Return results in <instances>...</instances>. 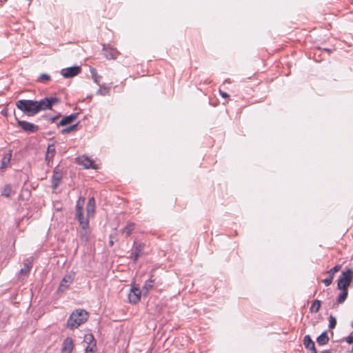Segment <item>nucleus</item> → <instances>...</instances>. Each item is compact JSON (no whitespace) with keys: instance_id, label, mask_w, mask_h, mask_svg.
I'll use <instances>...</instances> for the list:
<instances>
[{"instance_id":"412c9836","label":"nucleus","mask_w":353,"mask_h":353,"mask_svg":"<svg viewBox=\"0 0 353 353\" xmlns=\"http://www.w3.org/2000/svg\"><path fill=\"white\" fill-rule=\"evenodd\" d=\"M12 157V151H9L8 153L6 154L2 159H1V168L5 169L7 168L8 165L9 164L10 159Z\"/></svg>"},{"instance_id":"79ce46f5","label":"nucleus","mask_w":353,"mask_h":353,"mask_svg":"<svg viewBox=\"0 0 353 353\" xmlns=\"http://www.w3.org/2000/svg\"><path fill=\"white\" fill-rule=\"evenodd\" d=\"M325 51H330V50H329V49H327V48H325Z\"/></svg>"},{"instance_id":"4c0bfd02","label":"nucleus","mask_w":353,"mask_h":353,"mask_svg":"<svg viewBox=\"0 0 353 353\" xmlns=\"http://www.w3.org/2000/svg\"><path fill=\"white\" fill-rule=\"evenodd\" d=\"M88 205H95V199L94 198V196H92L90 197L89 199H88Z\"/></svg>"},{"instance_id":"f8f14e48","label":"nucleus","mask_w":353,"mask_h":353,"mask_svg":"<svg viewBox=\"0 0 353 353\" xmlns=\"http://www.w3.org/2000/svg\"><path fill=\"white\" fill-rule=\"evenodd\" d=\"M74 348V342L71 337H67L63 342L61 353H71Z\"/></svg>"},{"instance_id":"f03ea898","label":"nucleus","mask_w":353,"mask_h":353,"mask_svg":"<svg viewBox=\"0 0 353 353\" xmlns=\"http://www.w3.org/2000/svg\"><path fill=\"white\" fill-rule=\"evenodd\" d=\"M85 202L84 197H79L76 204L75 218L78 220L83 230H87L89 227V219L83 215V210Z\"/></svg>"},{"instance_id":"f3484780","label":"nucleus","mask_w":353,"mask_h":353,"mask_svg":"<svg viewBox=\"0 0 353 353\" xmlns=\"http://www.w3.org/2000/svg\"><path fill=\"white\" fill-rule=\"evenodd\" d=\"M103 50L105 51V56L107 59H115L117 58L119 52L114 48H110L109 50L103 47Z\"/></svg>"},{"instance_id":"72a5a7b5","label":"nucleus","mask_w":353,"mask_h":353,"mask_svg":"<svg viewBox=\"0 0 353 353\" xmlns=\"http://www.w3.org/2000/svg\"><path fill=\"white\" fill-rule=\"evenodd\" d=\"M49 81L50 80V76L47 74H41L39 78H38V81Z\"/></svg>"},{"instance_id":"cd10ccee","label":"nucleus","mask_w":353,"mask_h":353,"mask_svg":"<svg viewBox=\"0 0 353 353\" xmlns=\"http://www.w3.org/2000/svg\"><path fill=\"white\" fill-rule=\"evenodd\" d=\"M12 192V188L10 185H6L1 192V195L6 197H9Z\"/></svg>"},{"instance_id":"a18cd8bd","label":"nucleus","mask_w":353,"mask_h":353,"mask_svg":"<svg viewBox=\"0 0 353 353\" xmlns=\"http://www.w3.org/2000/svg\"><path fill=\"white\" fill-rule=\"evenodd\" d=\"M352 327H353V321H352Z\"/></svg>"},{"instance_id":"37998d69","label":"nucleus","mask_w":353,"mask_h":353,"mask_svg":"<svg viewBox=\"0 0 353 353\" xmlns=\"http://www.w3.org/2000/svg\"><path fill=\"white\" fill-rule=\"evenodd\" d=\"M85 353H94V352H85Z\"/></svg>"},{"instance_id":"a211bd4d","label":"nucleus","mask_w":353,"mask_h":353,"mask_svg":"<svg viewBox=\"0 0 353 353\" xmlns=\"http://www.w3.org/2000/svg\"><path fill=\"white\" fill-rule=\"evenodd\" d=\"M79 164H81L84 166L85 168H95L93 166V161L90 159H89L87 157L82 156L81 157L79 158Z\"/></svg>"},{"instance_id":"2f4dec72","label":"nucleus","mask_w":353,"mask_h":353,"mask_svg":"<svg viewBox=\"0 0 353 353\" xmlns=\"http://www.w3.org/2000/svg\"><path fill=\"white\" fill-rule=\"evenodd\" d=\"M341 268V265H336L334 267H333L332 269L327 271V273H328L329 275H332L334 277V274L338 271H339Z\"/></svg>"},{"instance_id":"7c9ffc66","label":"nucleus","mask_w":353,"mask_h":353,"mask_svg":"<svg viewBox=\"0 0 353 353\" xmlns=\"http://www.w3.org/2000/svg\"><path fill=\"white\" fill-rule=\"evenodd\" d=\"M110 92V88H106V87H100L99 89L97 90V93L98 94H101V95H103V96H105V95H107Z\"/></svg>"},{"instance_id":"a878e982","label":"nucleus","mask_w":353,"mask_h":353,"mask_svg":"<svg viewBox=\"0 0 353 353\" xmlns=\"http://www.w3.org/2000/svg\"><path fill=\"white\" fill-rule=\"evenodd\" d=\"M90 73H91L92 78L93 81L99 85V81H100V80L101 79V76L99 75L98 73H97V70L95 68H90Z\"/></svg>"},{"instance_id":"20e7f679","label":"nucleus","mask_w":353,"mask_h":353,"mask_svg":"<svg viewBox=\"0 0 353 353\" xmlns=\"http://www.w3.org/2000/svg\"><path fill=\"white\" fill-rule=\"evenodd\" d=\"M59 102L60 99L55 97H45L39 101H36V114L43 110H52V107Z\"/></svg>"},{"instance_id":"f704fd0d","label":"nucleus","mask_w":353,"mask_h":353,"mask_svg":"<svg viewBox=\"0 0 353 353\" xmlns=\"http://www.w3.org/2000/svg\"><path fill=\"white\" fill-rule=\"evenodd\" d=\"M332 280H333V276L332 275H329L328 277H327L326 279L323 280V282L326 286H329L332 283Z\"/></svg>"},{"instance_id":"a19ab883","label":"nucleus","mask_w":353,"mask_h":353,"mask_svg":"<svg viewBox=\"0 0 353 353\" xmlns=\"http://www.w3.org/2000/svg\"><path fill=\"white\" fill-rule=\"evenodd\" d=\"M113 243H114L112 239H110L109 241V244L112 246V245H113Z\"/></svg>"},{"instance_id":"ddd939ff","label":"nucleus","mask_w":353,"mask_h":353,"mask_svg":"<svg viewBox=\"0 0 353 353\" xmlns=\"http://www.w3.org/2000/svg\"><path fill=\"white\" fill-rule=\"evenodd\" d=\"M78 115L79 113H72L68 116L64 117L57 124V127L71 124L77 119Z\"/></svg>"},{"instance_id":"b1692460","label":"nucleus","mask_w":353,"mask_h":353,"mask_svg":"<svg viewBox=\"0 0 353 353\" xmlns=\"http://www.w3.org/2000/svg\"><path fill=\"white\" fill-rule=\"evenodd\" d=\"M321 301H319V300H315L312 303V305H311V307L310 308V312L311 313H316V312H318L319 309H320V307H321Z\"/></svg>"},{"instance_id":"c85d7f7f","label":"nucleus","mask_w":353,"mask_h":353,"mask_svg":"<svg viewBox=\"0 0 353 353\" xmlns=\"http://www.w3.org/2000/svg\"><path fill=\"white\" fill-rule=\"evenodd\" d=\"M95 210V205H86V212H87V217L88 218L90 216L92 215Z\"/></svg>"},{"instance_id":"f257e3e1","label":"nucleus","mask_w":353,"mask_h":353,"mask_svg":"<svg viewBox=\"0 0 353 353\" xmlns=\"http://www.w3.org/2000/svg\"><path fill=\"white\" fill-rule=\"evenodd\" d=\"M88 318V313L85 310H77L70 315L67 325L71 330H74L86 321Z\"/></svg>"},{"instance_id":"e433bc0d","label":"nucleus","mask_w":353,"mask_h":353,"mask_svg":"<svg viewBox=\"0 0 353 353\" xmlns=\"http://www.w3.org/2000/svg\"><path fill=\"white\" fill-rule=\"evenodd\" d=\"M59 117H61V114H59L58 115L54 117H51L49 119V121H50V123H54Z\"/></svg>"},{"instance_id":"39448f33","label":"nucleus","mask_w":353,"mask_h":353,"mask_svg":"<svg viewBox=\"0 0 353 353\" xmlns=\"http://www.w3.org/2000/svg\"><path fill=\"white\" fill-rule=\"evenodd\" d=\"M353 280V270L348 269L343 271L338 281L337 288L339 290H348L352 281Z\"/></svg>"},{"instance_id":"2eb2a0df","label":"nucleus","mask_w":353,"mask_h":353,"mask_svg":"<svg viewBox=\"0 0 353 353\" xmlns=\"http://www.w3.org/2000/svg\"><path fill=\"white\" fill-rule=\"evenodd\" d=\"M32 259L28 258L23 263V268L20 270L21 275H28L30 272V270L32 268Z\"/></svg>"},{"instance_id":"9d476101","label":"nucleus","mask_w":353,"mask_h":353,"mask_svg":"<svg viewBox=\"0 0 353 353\" xmlns=\"http://www.w3.org/2000/svg\"><path fill=\"white\" fill-rule=\"evenodd\" d=\"M74 277L72 275L67 274L61 280L57 289L58 293H63L72 283Z\"/></svg>"},{"instance_id":"58836bf2","label":"nucleus","mask_w":353,"mask_h":353,"mask_svg":"<svg viewBox=\"0 0 353 353\" xmlns=\"http://www.w3.org/2000/svg\"><path fill=\"white\" fill-rule=\"evenodd\" d=\"M219 92H220L221 96L223 98L228 99L230 97V95L227 92H225L220 90Z\"/></svg>"},{"instance_id":"423d86ee","label":"nucleus","mask_w":353,"mask_h":353,"mask_svg":"<svg viewBox=\"0 0 353 353\" xmlns=\"http://www.w3.org/2000/svg\"><path fill=\"white\" fill-rule=\"evenodd\" d=\"M15 119L18 125L20 126L26 132L34 133L37 132L39 129L38 125L26 121L19 120L17 117H15Z\"/></svg>"},{"instance_id":"393cba45","label":"nucleus","mask_w":353,"mask_h":353,"mask_svg":"<svg viewBox=\"0 0 353 353\" xmlns=\"http://www.w3.org/2000/svg\"><path fill=\"white\" fill-rule=\"evenodd\" d=\"M78 125H79V123H75L74 125H70L69 127H67V128H65L62 129L61 130V134H69V133H70L72 132L77 130Z\"/></svg>"},{"instance_id":"5701e85b","label":"nucleus","mask_w":353,"mask_h":353,"mask_svg":"<svg viewBox=\"0 0 353 353\" xmlns=\"http://www.w3.org/2000/svg\"><path fill=\"white\" fill-rule=\"evenodd\" d=\"M135 224L133 223H128L127 225L123 229V233L125 234L126 236H129L132 231L134 230Z\"/></svg>"},{"instance_id":"0eeeda50","label":"nucleus","mask_w":353,"mask_h":353,"mask_svg":"<svg viewBox=\"0 0 353 353\" xmlns=\"http://www.w3.org/2000/svg\"><path fill=\"white\" fill-rule=\"evenodd\" d=\"M81 71V68L79 66H72L66 68H63L61 71V75L65 78H72L78 75Z\"/></svg>"},{"instance_id":"aec40b11","label":"nucleus","mask_w":353,"mask_h":353,"mask_svg":"<svg viewBox=\"0 0 353 353\" xmlns=\"http://www.w3.org/2000/svg\"><path fill=\"white\" fill-rule=\"evenodd\" d=\"M342 292L338 296L336 302L333 304V307H335L339 304L343 303L347 299L348 295V290H341Z\"/></svg>"},{"instance_id":"7ed1b4c3","label":"nucleus","mask_w":353,"mask_h":353,"mask_svg":"<svg viewBox=\"0 0 353 353\" xmlns=\"http://www.w3.org/2000/svg\"><path fill=\"white\" fill-rule=\"evenodd\" d=\"M16 106L28 117H32L36 114V101L21 99L16 102Z\"/></svg>"},{"instance_id":"bb28decb","label":"nucleus","mask_w":353,"mask_h":353,"mask_svg":"<svg viewBox=\"0 0 353 353\" xmlns=\"http://www.w3.org/2000/svg\"><path fill=\"white\" fill-rule=\"evenodd\" d=\"M83 341L87 344L96 343L94 337L92 334H85Z\"/></svg>"},{"instance_id":"ea45409f","label":"nucleus","mask_w":353,"mask_h":353,"mask_svg":"<svg viewBox=\"0 0 353 353\" xmlns=\"http://www.w3.org/2000/svg\"><path fill=\"white\" fill-rule=\"evenodd\" d=\"M321 353H332V350H325L322 351Z\"/></svg>"},{"instance_id":"c756f323","label":"nucleus","mask_w":353,"mask_h":353,"mask_svg":"<svg viewBox=\"0 0 353 353\" xmlns=\"http://www.w3.org/2000/svg\"><path fill=\"white\" fill-rule=\"evenodd\" d=\"M336 325V319L332 315L329 317V328L334 329Z\"/></svg>"},{"instance_id":"9b49d317","label":"nucleus","mask_w":353,"mask_h":353,"mask_svg":"<svg viewBox=\"0 0 353 353\" xmlns=\"http://www.w3.org/2000/svg\"><path fill=\"white\" fill-rule=\"evenodd\" d=\"M62 177V172L58 168H55L52 176V187L53 189L57 188L60 184Z\"/></svg>"},{"instance_id":"6e6552de","label":"nucleus","mask_w":353,"mask_h":353,"mask_svg":"<svg viewBox=\"0 0 353 353\" xmlns=\"http://www.w3.org/2000/svg\"><path fill=\"white\" fill-rule=\"evenodd\" d=\"M134 250L131 253L130 258L133 260L134 263H136L139 257L143 255V254L145 244L141 242H135L134 243Z\"/></svg>"},{"instance_id":"6ab92c4d","label":"nucleus","mask_w":353,"mask_h":353,"mask_svg":"<svg viewBox=\"0 0 353 353\" xmlns=\"http://www.w3.org/2000/svg\"><path fill=\"white\" fill-rule=\"evenodd\" d=\"M329 339H330L327 335V332L325 331L317 337L316 342L319 345L323 346L326 345L329 342Z\"/></svg>"},{"instance_id":"4468645a","label":"nucleus","mask_w":353,"mask_h":353,"mask_svg":"<svg viewBox=\"0 0 353 353\" xmlns=\"http://www.w3.org/2000/svg\"><path fill=\"white\" fill-rule=\"evenodd\" d=\"M303 344L305 348L311 351L312 353H318L315 347L314 342L312 340L310 335H305L304 336Z\"/></svg>"},{"instance_id":"473e14b6","label":"nucleus","mask_w":353,"mask_h":353,"mask_svg":"<svg viewBox=\"0 0 353 353\" xmlns=\"http://www.w3.org/2000/svg\"><path fill=\"white\" fill-rule=\"evenodd\" d=\"M96 348V343H90L87 344V346L85 347V352H94V349Z\"/></svg>"},{"instance_id":"c03bdc74","label":"nucleus","mask_w":353,"mask_h":353,"mask_svg":"<svg viewBox=\"0 0 353 353\" xmlns=\"http://www.w3.org/2000/svg\"><path fill=\"white\" fill-rule=\"evenodd\" d=\"M351 352H353V345H352V347Z\"/></svg>"},{"instance_id":"1a4fd4ad","label":"nucleus","mask_w":353,"mask_h":353,"mask_svg":"<svg viewBox=\"0 0 353 353\" xmlns=\"http://www.w3.org/2000/svg\"><path fill=\"white\" fill-rule=\"evenodd\" d=\"M141 296V290L135 286H132L128 294L129 302L133 304L137 303Z\"/></svg>"},{"instance_id":"4be33fe9","label":"nucleus","mask_w":353,"mask_h":353,"mask_svg":"<svg viewBox=\"0 0 353 353\" xmlns=\"http://www.w3.org/2000/svg\"><path fill=\"white\" fill-rule=\"evenodd\" d=\"M154 281V280L152 279V277L145 281L142 290L143 295H145L152 288Z\"/></svg>"},{"instance_id":"dca6fc26","label":"nucleus","mask_w":353,"mask_h":353,"mask_svg":"<svg viewBox=\"0 0 353 353\" xmlns=\"http://www.w3.org/2000/svg\"><path fill=\"white\" fill-rule=\"evenodd\" d=\"M54 154H55L54 144V143L49 144L48 146V148H47V152H46V161H48V163L50 161H52Z\"/></svg>"},{"instance_id":"c9c22d12","label":"nucleus","mask_w":353,"mask_h":353,"mask_svg":"<svg viewBox=\"0 0 353 353\" xmlns=\"http://www.w3.org/2000/svg\"><path fill=\"white\" fill-rule=\"evenodd\" d=\"M345 341L349 344L353 343V332L347 337L345 338Z\"/></svg>"}]
</instances>
